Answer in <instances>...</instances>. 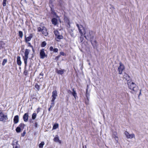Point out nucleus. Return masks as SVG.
<instances>
[{"instance_id":"obj_12","label":"nucleus","mask_w":148,"mask_h":148,"mask_svg":"<svg viewBox=\"0 0 148 148\" xmlns=\"http://www.w3.org/2000/svg\"><path fill=\"white\" fill-rule=\"evenodd\" d=\"M29 115L28 113H25L23 116V119L24 121L26 122L28 121Z\"/></svg>"},{"instance_id":"obj_47","label":"nucleus","mask_w":148,"mask_h":148,"mask_svg":"<svg viewBox=\"0 0 148 148\" xmlns=\"http://www.w3.org/2000/svg\"><path fill=\"white\" fill-rule=\"evenodd\" d=\"M32 51H33V52L34 51V49H33V47H32Z\"/></svg>"},{"instance_id":"obj_15","label":"nucleus","mask_w":148,"mask_h":148,"mask_svg":"<svg viewBox=\"0 0 148 148\" xmlns=\"http://www.w3.org/2000/svg\"><path fill=\"white\" fill-rule=\"evenodd\" d=\"M65 71L64 69H61L60 70H57L56 71V72L59 74L62 75L64 73Z\"/></svg>"},{"instance_id":"obj_29","label":"nucleus","mask_w":148,"mask_h":148,"mask_svg":"<svg viewBox=\"0 0 148 148\" xmlns=\"http://www.w3.org/2000/svg\"><path fill=\"white\" fill-rule=\"evenodd\" d=\"M58 127V124H55L53 127V129H56Z\"/></svg>"},{"instance_id":"obj_50","label":"nucleus","mask_w":148,"mask_h":148,"mask_svg":"<svg viewBox=\"0 0 148 148\" xmlns=\"http://www.w3.org/2000/svg\"><path fill=\"white\" fill-rule=\"evenodd\" d=\"M89 65H90V63H89Z\"/></svg>"},{"instance_id":"obj_7","label":"nucleus","mask_w":148,"mask_h":148,"mask_svg":"<svg viewBox=\"0 0 148 148\" xmlns=\"http://www.w3.org/2000/svg\"><path fill=\"white\" fill-rule=\"evenodd\" d=\"M125 67L123 64L121 62L119 63V66L118 67V71L119 73L121 74L122 73Z\"/></svg>"},{"instance_id":"obj_30","label":"nucleus","mask_w":148,"mask_h":148,"mask_svg":"<svg viewBox=\"0 0 148 148\" xmlns=\"http://www.w3.org/2000/svg\"><path fill=\"white\" fill-rule=\"evenodd\" d=\"M36 116V114L35 113H33L32 115V118L34 120L35 119Z\"/></svg>"},{"instance_id":"obj_5","label":"nucleus","mask_w":148,"mask_h":148,"mask_svg":"<svg viewBox=\"0 0 148 148\" xmlns=\"http://www.w3.org/2000/svg\"><path fill=\"white\" fill-rule=\"evenodd\" d=\"M54 33L56 36V40L57 41H60V40L63 38L62 34L57 30L54 31Z\"/></svg>"},{"instance_id":"obj_24","label":"nucleus","mask_w":148,"mask_h":148,"mask_svg":"<svg viewBox=\"0 0 148 148\" xmlns=\"http://www.w3.org/2000/svg\"><path fill=\"white\" fill-rule=\"evenodd\" d=\"M54 101L55 100L52 101V100L51 99V103L50 106V108H51L54 106V105L55 104Z\"/></svg>"},{"instance_id":"obj_16","label":"nucleus","mask_w":148,"mask_h":148,"mask_svg":"<svg viewBox=\"0 0 148 148\" xmlns=\"http://www.w3.org/2000/svg\"><path fill=\"white\" fill-rule=\"evenodd\" d=\"M17 64L19 66H21V57L20 56L17 57Z\"/></svg>"},{"instance_id":"obj_14","label":"nucleus","mask_w":148,"mask_h":148,"mask_svg":"<svg viewBox=\"0 0 148 148\" xmlns=\"http://www.w3.org/2000/svg\"><path fill=\"white\" fill-rule=\"evenodd\" d=\"M19 121V117L18 115L15 116L14 119V122L15 123H17Z\"/></svg>"},{"instance_id":"obj_11","label":"nucleus","mask_w":148,"mask_h":148,"mask_svg":"<svg viewBox=\"0 0 148 148\" xmlns=\"http://www.w3.org/2000/svg\"><path fill=\"white\" fill-rule=\"evenodd\" d=\"M57 92L56 90L53 91L52 93V101L55 100L58 96Z\"/></svg>"},{"instance_id":"obj_18","label":"nucleus","mask_w":148,"mask_h":148,"mask_svg":"<svg viewBox=\"0 0 148 148\" xmlns=\"http://www.w3.org/2000/svg\"><path fill=\"white\" fill-rule=\"evenodd\" d=\"M72 90L73 91V92H72V94L74 97L75 99H76L77 98V94L74 89H73Z\"/></svg>"},{"instance_id":"obj_33","label":"nucleus","mask_w":148,"mask_h":148,"mask_svg":"<svg viewBox=\"0 0 148 148\" xmlns=\"http://www.w3.org/2000/svg\"><path fill=\"white\" fill-rule=\"evenodd\" d=\"M7 0H3V6H6Z\"/></svg>"},{"instance_id":"obj_44","label":"nucleus","mask_w":148,"mask_h":148,"mask_svg":"<svg viewBox=\"0 0 148 148\" xmlns=\"http://www.w3.org/2000/svg\"><path fill=\"white\" fill-rule=\"evenodd\" d=\"M35 87L36 88H39V86L38 85H36L35 86Z\"/></svg>"},{"instance_id":"obj_32","label":"nucleus","mask_w":148,"mask_h":148,"mask_svg":"<svg viewBox=\"0 0 148 148\" xmlns=\"http://www.w3.org/2000/svg\"><path fill=\"white\" fill-rule=\"evenodd\" d=\"M7 60L6 59H4L2 62V64L3 66L5 65V64L7 62Z\"/></svg>"},{"instance_id":"obj_34","label":"nucleus","mask_w":148,"mask_h":148,"mask_svg":"<svg viewBox=\"0 0 148 148\" xmlns=\"http://www.w3.org/2000/svg\"><path fill=\"white\" fill-rule=\"evenodd\" d=\"M125 134L127 138H128V136H129V135H130V134L129 133L127 132V131H126L125 132Z\"/></svg>"},{"instance_id":"obj_1","label":"nucleus","mask_w":148,"mask_h":148,"mask_svg":"<svg viewBox=\"0 0 148 148\" xmlns=\"http://www.w3.org/2000/svg\"><path fill=\"white\" fill-rule=\"evenodd\" d=\"M92 31H89L88 33L85 32L84 34L85 35L84 37L86 38L87 40H90L91 41V43L93 45L96 44L97 42L96 40H94V41L93 40L94 36L92 35Z\"/></svg>"},{"instance_id":"obj_46","label":"nucleus","mask_w":148,"mask_h":148,"mask_svg":"<svg viewBox=\"0 0 148 148\" xmlns=\"http://www.w3.org/2000/svg\"><path fill=\"white\" fill-rule=\"evenodd\" d=\"M141 94V90H140V92L139 93V95H140Z\"/></svg>"},{"instance_id":"obj_25","label":"nucleus","mask_w":148,"mask_h":148,"mask_svg":"<svg viewBox=\"0 0 148 148\" xmlns=\"http://www.w3.org/2000/svg\"><path fill=\"white\" fill-rule=\"evenodd\" d=\"M24 126H25V125L23 123H21L18 126V127L20 128H21L22 130H23V129Z\"/></svg>"},{"instance_id":"obj_49","label":"nucleus","mask_w":148,"mask_h":148,"mask_svg":"<svg viewBox=\"0 0 148 148\" xmlns=\"http://www.w3.org/2000/svg\"><path fill=\"white\" fill-rule=\"evenodd\" d=\"M37 125V124H36H36H35V126H36Z\"/></svg>"},{"instance_id":"obj_6","label":"nucleus","mask_w":148,"mask_h":148,"mask_svg":"<svg viewBox=\"0 0 148 148\" xmlns=\"http://www.w3.org/2000/svg\"><path fill=\"white\" fill-rule=\"evenodd\" d=\"M8 117L7 115H5L0 110V121L5 122L7 119Z\"/></svg>"},{"instance_id":"obj_43","label":"nucleus","mask_w":148,"mask_h":148,"mask_svg":"<svg viewBox=\"0 0 148 148\" xmlns=\"http://www.w3.org/2000/svg\"><path fill=\"white\" fill-rule=\"evenodd\" d=\"M40 75L42 76L43 75V73L42 72L40 73Z\"/></svg>"},{"instance_id":"obj_27","label":"nucleus","mask_w":148,"mask_h":148,"mask_svg":"<svg viewBox=\"0 0 148 148\" xmlns=\"http://www.w3.org/2000/svg\"><path fill=\"white\" fill-rule=\"evenodd\" d=\"M86 95L87 99L88 100L89 98L90 95L89 93L88 92V89H87L86 90Z\"/></svg>"},{"instance_id":"obj_4","label":"nucleus","mask_w":148,"mask_h":148,"mask_svg":"<svg viewBox=\"0 0 148 148\" xmlns=\"http://www.w3.org/2000/svg\"><path fill=\"white\" fill-rule=\"evenodd\" d=\"M37 30L38 32H42V34L44 36H47L48 35V33L47 31L46 28L44 26L39 27L37 28Z\"/></svg>"},{"instance_id":"obj_37","label":"nucleus","mask_w":148,"mask_h":148,"mask_svg":"<svg viewBox=\"0 0 148 148\" xmlns=\"http://www.w3.org/2000/svg\"><path fill=\"white\" fill-rule=\"evenodd\" d=\"M54 49L53 48V47L51 46L49 48V50L50 51H53V50Z\"/></svg>"},{"instance_id":"obj_45","label":"nucleus","mask_w":148,"mask_h":148,"mask_svg":"<svg viewBox=\"0 0 148 148\" xmlns=\"http://www.w3.org/2000/svg\"><path fill=\"white\" fill-rule=\"evenodd\" d=\"M66 22L68 23V25H69V20H68Z\"/></svg>"},{"instance_id":"obj_3","label":"nucleus","mask_w":148,"mask_h":148,"mask_svg":"<svg viewBox=\"0 0 148 148\" xmlns=\"http://www.w3.org/2000/svg\"><path fill=\"white\" fill-rule=\"evenodd\" d=\"M127 84L129 88L134 92L137 91L138 87L136 86V84L134 82L130 81L128 82Z\"/></svg>"},{"instance_id":"obj_13","label":"nucleus","mask_w":148,"mask_h":148,"mask_svg":"<svg viewBox=\"0 0 148 148\" xmlns=\"http://www.w3.org/2000/svg\"><path fill=\"white\" fill-rule=\"evenodd\" d=\"M117 135V133L116 132H114V133L113 134L112 136V138L114 139L116 141V143H118V137L116 136Z\"/></svg>"},{"instance_id":"obj_38","label":"nucleus","mask_w":148,"mask_h":148,"mask_svg":"<svg viewBox=\"0 0 148 148\" xmlns=\"http://www.w3.org/2000/svg\"><path fill=\"white\" fill-rule=\"evenodd\" d=\"M27 43L28 44V46L29 47H31L32 48L33 46L31 45V44L30 42H28Z\"/></svg>"},{"instance_id":"obj_35","label":"nucleus","mask_w":148,"mask_h":148,"mask_svg":"<svg viewBox=\"0 0 148 148\" xmlns=\"http://www.w3.org/2000/svg\"><path fill=\"white\" fill-rule=\"evenodd\" d=\"M46 45V43L45 42H42L41 46L42 47H44Z\"/></svg>"},{"instance_id":"obj_8","label":"nucleus","mask_w":148,"mask_h":148,"mask_svg":"<svg viewBox=\"0 0 148 148\" xmlns=\"http://www.w3.org/2000/svg\"><path fill=\"white\" fill-rule=\"evenodd\" d=\"M76 26L78 28V31L79 32L81 36H82L83 35V33L82 31V29H84V27L82 26L81 25H79L78 24H76ZM82 38V36L81 37V39Z\"/></svg>"},{"instance_id":"obj_22","label":"nucleus","mask_w":148,"mask_h":148,"mask_svg":"<svg viewBox=\"0 0 148 148\" xmlns=\"http://www.w3.org/2000/svg\"><path fill=\"white\" fill-rule=\"evenodd\" d=\"M45 145V143L43 141L39 145V148H43L44 145Z\"/></svg>"},{"instance_id":"obj_36","label":"nucleus","mask_w":148,"mask_h":148,"mask_svg":"<svg viewBox=\"0 0 148 148\" xmlns=\"http://www.w3.org/2000/svg\"><path fill=\"white\" fill-rule=\"evenodd\" d=\"M58 51V49L57 48L54 49L53 52H57Z\"/></svg>"},{"instance_id":"obj_40","label":"nucleus","mask_w":148,"mask_h":148,"mask_svg":"<svg viewBox=\"0 0 148 148\" xmlns=\"http://www.w3.org/2000/svg\"><path fill=\"white\" fill-rule=\"evenodd\" d=\"M60 54L61 55L64 56V53L63 52H60Z\"/></svg>"},{"instance_id":"obj_23","label":"nucleus","mask_w":148,"mask_h":148,"mask_svg":"<svg viewBox=\"0 0 148 148\" xmlns=\"http://www.w3.org/2000/svg\"><path fill=\"white\" fill-rule=\"evenodd\" d=\"M59 140V137L58 135L56 136L53 139L54 141L56 142H57Z\"/></svg>"},{"instance_id":"obj_42","label":"nucleus","mask_w":148,"mask_h":148,"mask_svg":"<svg viewBox=\"0 0 148 148\" xmlns=\"http://www.w3.org/2000/svg\"><path fill=\"white\" fill-rule=\"evenodd\" d=\"M57 142H58L60 144H61V141L60 140H58V141Z\"/></svg>"},{"instance_id":"obj_21","label":"nucleus","mask_w":148,"mask_h":148,"mask_svg":"<svg viewBox=\"0 0 148 148\" xmlns=\"http://www.w3.org/2000/svg\"><path fill=\"white\" fill-rule=\"evenodd\" d=\"M133 138H135V135L134 134H130L127 138L132 139Z\"/></svg>"},{"instance_id":"obj_20","label":"nucleus","mask_w":148,"mask_h":148,"mask_svg":"<svg viewBox=\"0 0 148 148\" xmlns=\"http://www.w3.org/2000/svg\"><path fill=\"white\" fill-rule=\"evenodd\" d=\"M70 33L71 36L72 37H75L76 35V34H75V33L73 32V30H71L70 31Z\"/></svg>"},{"instance_id":"obj_39","label":"nucleus","mask_w":148,"mask_h":148,"mask_svg":"<svg viewBox=\"0 0 148 148\" xmlns=\"http://www.w3.org/2000/svg\"><path fill=\"white\" fill-rule=\"evenodd\" d=\"M60 56H59L56 57V58H55V60H57L58 59L60 58Z\"/></svg>"},{"instance_id":"obj_10","label":"nucleus","mask_w":148,"mask_h":148,"mask_svg":"<svg viewBox=\"0 0 148 148\" xmlns=\"http://www.w3.org/2000/svg\"><path fill=\"white\" fill-rule=\"evenodd\" d=\"M25 41L26 42H28L30 41L31 38H33V35L32 34H29V36L26 37V35L25 36Z\"/></svg>"},{"instance_id":"obj_26","label":"nucleus","mask_w":148,"mask_h":148,"mask_svg":"<svg viewBox=\"0 0 148 148\" xmlns=\"http://www.w3.org/2000/svg\"><path fill=\"white\" fill-rule=\"evenodd\" d=\"M19 36L21 38H22L23 36V34L22 32L19 31Z\"/></svg>"},{"instance_id":"obj_17","label":"nucleus","mask_w":148,"mask_h":148,"mask_svg":"<svg viewBox=\"0 0 148 148\" xmlns=\"http://www.w3.org/2000/svg\"><path fill=\"white\" fill-rule=\"evenodd\" d=\"M123 77H124L128 82L130 79V77L126 73H124Z\"/></svg>"},{"instance_id":"obj_41","label":"nucleus","mask_w":148,"mask_h":148,"mask_svg":"<svg viewBox=\"0 0 148 148\" xmlns=\"http://www.w3.org/2000/svg\"><path fill=\"white\" fill-rule=\"evenodd\" d=\"M40 108L39 107L37 109V113H38L39 111H40Z\"/></svg>"},{"instance_id":"obj_48","label":"nucleus","mask_w":148,"mask_h":148,"mask_svg":"<svg viewBox=\"0 0 148 148\" xmlns=\"http://www.w3.org/2000/svg\"><path fill=\"white\" fill-rule=\"evenodd\" d=\"M51 108H50V107L49 108V109H48V110L49 111H50V109Z\"/></svg>"},{"instance_id":"obj_2","label":"nucleus","mask_w":148,"mask_h":148,"mask_svg":"<svg viewBox=\"0 0 148 148\" xmlns=\"http://www.w3.org/2000/svg\"><path fill=\"white\" fill-rule=\"evenodd\" d=\"M30 51V50L26 49L25 50L24 55L23 56V58L24 62L25 67L27 65V61L28 58V55Z\"/></svg>"},{"instance_id":"obj_51","label":"nucleus","mask_w":148,"mask_h":148,"mask_svg":"<svg viewBox=\"0 0 148 148\" xmlns=\"http://www.w3.org/2000/svg\"><path fill=\"white\" fill-rule=\"evenodd\" d=\"M83 148H84V147H83Z\"/></svg>"},{"instance_id":"obj_31","label":"nucleus","mask_w":148,"mask_h":148,"mask_svg":"<svg viewBox=\"0 0 148 148\" xmlns=\"http://www.w3.org/2000/svg\"><path fill=\"white\" fill-rule=\"evenodd\" d=\"M21 128H20L18 126L16 129V131L17 132H21Z\"/></svg>"},{"instance_id":"obj_19","label":"nucleus","mask_w":148,"mask_h":148,"mask_svg":"<svg viewBox=\"0 0 148 148\" xmlns=\"http://www.w3.org/2000/svg\"><path fill=\"white\" fill-rule=\"evenodd\" d=\"M52 22L53 24L56 25L57 23V20L56 18H53L52 20Z\"/></svg>"},{"instance_id":"obj_9","label":"nucleus","mask_w":148,"mask_h":148,"mask_svg":"<svg viewBox=\"0 0 148 148\" xmlns=\"http://www.w3.org/2000/svg\"><path fill=\"white\" fill-rule=\"evenodd\" d=\"M40 58L42 59L44 58L45 57L47 56V55L44 51V49H43L40 50Z\"/></svg>"},{"instance_id":"obj_28","label":"nucleus","mask_w":148,"mask_h":148,"mask_svg":"<svg viewBox=\"0 0 148 148\" xmlns=\"http://www.w3.org/2000/svg\"><path fill=\"white\" fill-rule=\"evenodd\" d=\"M13 148H19V145L17 144V142L16 143V144H13Z\"/></svg>"}]
</instances>
